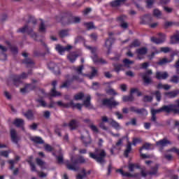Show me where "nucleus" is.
<instances>
[{
    "label": "nucleus",
    "mask_w": 179,
    "mask_h": 179,
    "mask_svg": "<svg viewBox=\"0 0 179 179\" xmlns=\"http://www.w3.org/2000/svg\"><path fill=\"white\" fill-rule=\"evenodd\" d=\"M106 155L107 154L104 150L96 148L95 153L90 152V157H91V159H94L100 164H104L106 163L104 157H106Z\"/></svg>",
    "instance_id": "nucleus-1"
},
{
    "label": "nucleus",
    "mask_w": 179,
    "mask_h": 179,
    "mask_svg": "<svg viewBox=\"0 0 179 179\" xmlns=\"http://www.w3.org/2000/svg\"><path fill=\"white\" fill-rule=\"evenodd\" d=\"M71 162H72L73 164L69 163V161H67L66 162L67 169L73 171H78V170H79V166H78V163H85L86 159H85L83 157H80L78 159L75 160L73 157H71Z\"/></svg>",
    "instance_id": "nucleus-2"
},
{
    "label": "nucleus",
    "mask_w": 179,
    "mask_h": 179,
    "mask_svg": "<svg viewBox=\"0 0 179 179\" xmlns=\"http://www.w3.org/2000/svg\"><path fill=\"white\" fill-rule=\"evenodd\" d=\"M87 48L88 50H90L91 53L92 54L91 57L94 64H95L96 65H103L104 64H107V62L103 58H99V57H97V54H96V52H97V48H92L90 46L87 47Z\"/></svg>",
    "instance_id": "nucleus-3"
},
{
    "label": "nucleus",
    "mask_w": 179,
    "mask_h": 179,
    "mask_svg": "<svg viewBox=\"0 0 179 179\" xmlns=\"http://www.w3.org/2000/svg\"><path fill=\"white\" fill-rule=\"evenodd\" d=\"M123 64L124 65L122 64H115V72H120V71H124V68H130V65H132L134 64V61H131L128 59H125L123 60Z\"/></svg>",
    "instance_id": "nucleus-4"
},
{
    "label": "nucleus",
    "mask_w": 179,
    "mask_h": 179,
    "mask_svg": "<svg viewBox=\"0 0 179 179\" xmlns=\"http://www.w3.org/2000/svg\"><path fill=\"white\" fill-rule=\"evenodd\" d=\"M103 106H106L109 108H113V107H115V106H119L120 103L117 102V101L114 100L113 98L110 99H104L102 100Z\"/></svg>",
    "instance_id": "nucleus-5"
},
{
    "label": "nucleus",
    "mask_w": 179,
    "mask_h": 179,
    "mask_svg": "<svg viewBox=\"0 0 179 179\" xmlns=\"http://www.w3.org/2000/svg\"><path fill=\"white\" fill-rule=\"evenodd\" d=\"M27 78V74L25 73H23L21 76H13L12 77L13 83L15 85V86H19L20 83H22V79H26Z\"/></svg>",
    "instance_id": "nucleus-6"
},
{
    "label": "nucleus",
    "mask_w": 179,
    "mask_h": 179,
    "mask_svg": "<svg viewBox=\"0 0 179 179\" xmlns=\"http://www.w3.org/2000/svg\"><path fill=\"white\" fill-rule=\"evenodd\" d=\"M159 170V164H156L154 167L151 168V171L148 173L145 171V168L141 171L142 177H146L148 174L150 176H157V171Z\"/></svg>",
    "instance_id": "nucleus-7"
},
{
    "label": "nucleus",
    "mask_w": 179,
    "mask_h": 179,
    "mask_svg": "<svg viewBox=\"0 0 179 179\" xmlns=\"http://www.w3.org/2000/svg\"><path fill=\"white\" fill-rule=\"evenodd\" d=\"M26 31L28 33V34H30L31 37H32L34 40H37V34L33 32V31H29V27L27 25H25L22 28L17 30V33H26Z\"/></svg>",
    "instance_id": "nucleus-8"
},
{
    "label": "nucleus",
    "mask_w": 179,
    "mask_h": 179,
    "mask_svg": "<svg viewBox=\"0 0 179 179\" xmlns=\"http://www.w3.org/2000/svg\"><path fill=\"white\" fill-rule=\"evenodd\" d=\"M159 38H157L156 37H151L150 41L152 43H155V44H162V43H164L166 41V35L164 34H159Z\"/></svg>",
    "instance_id": "nucleus-9"
},
{
    "label": "nucleus",
    "mask_w": 179,
    "mask_h": 179,
    "mask_svg": "<svg viewBox=\"0 0 179 179\" xmlns=\"http://www.w3.org/2000/svg\"><path fill=\"white\" fill-rule=\"evenodd\" d=\"M136 52L137 54L138 59H143L145 55H146V54H148V48H140L136 50Z\"/></svg>",
    "instance_id": "nucleus-10"
},
{
    "label": "nucleus",
    "mask_w": 179,
    "mask_h": 179,
    "mask_svg": "<svg viewBox=\"0 0 179 179\" xmlns=\"http://www.w3.org/2000/svg\"><path fill=\"white\" fill-rule=\"evenodd\" d=\"M150 75H152V70H148L146 73L141 74V76H142L145 85H149V83L152 82V79L149 76Z\"/></svg>",
    "instance_id": "nucleus-11"
},
{
    "label": "nucleus",
    "mask_w": 179,
    "mask_h": 179,
    "mask_svg": "<svg viewBox=\"0 0 179 179\" xmlns=\"http://www.w3.org/2000/svg\"><path fill=\"white\" fill-rule=\"evenodd\" d=\"M56 51L59 52L61 55L65 52V51H69V50H72L73 47L71 45H68L66 47L61 46V45H57L56 46Z\"/></svg>",
    "instance_id": "nucleus-12"
},
{
    "label": "nucleus",
    "mask_w": 179,
    "mask_h": 179,
    "mask_svg": "<svg viewBox=\"0 0 179 179\" xmlns=\"http://www.w3.org/2000/svg\"><path fill=\"white\" fill-rule=\"evenodd\" d=\"M150 143H145L143 145V147L141 148H140V155L141 157L143 159H150V155H147L146 154H143L142 151L143 150V149H145L146 150H149V149H150Z\"/></svg>",
    "instance_id": "nucleus-13"
},
{
    "label": "nucleus",
    "mask_w": 179,
    "mask_h": 179,
    "mask_svg": "<svg viewBox=\"0 0 179 179\" xmlns=\"http://www.w3.org/2000/svg\"><path fill=\"white\" fill-rule=\"evenodd\" d=\"M22 56L24 57V58L27 57L29 56V54H27V52H23L22 53ZM23 64H25V65H27V68L29 67H31L34 65V62H33V60H31V59L29 58H26L23 62Z\"/></svg>",
    "instance_id": "nucleus-14"
},
{
    "label": "nucleus",
    "mask_w": 179,
    "mask_h": 179,
    "mask_svg": "<svg viewBox=\"0 0 179 179\" xmlns=\"http://www.w3.org/2000/svg\"><path fill=\"white\" fill-rule=\"evenodd\" d=\"M130 111L136 113V114H141L142 115H148V110L145 108H136L134 106L130 108Z\"/></svg>",
    "instance_id": "nucleus-15"
},
{
    "label": "nucleus",
    "mask_w": 179,
    "mask_h": 179,
    "mask_svg": "<svg viewBox=\"0 0 179 179\" xmlns=\"http://www.w3.org/2000/svg\"><path fill=\"white\" fill-rule=\"evenodd\" d=\"M73 80H78L79 82H82V80H79V76L76 75L73 76V78L70 80L65 81L62 85L60 86V88L68 87L71 85V82H73Z\"/></svg>",
    "instance_id": "nucleus-16"
},
{
    "label": "nucleus",
    "mask_w": 179,
    "mask_h": 179,
    "mask_svg": "<svg viewBox=\"0 0 179 179\" xmlns=\"http://www.w3.org/2000/svg\"><path fill=\"white\" fill-rule=\"evenodd\" d=\"M52 85L53 86V89H52L50 91V96H52V97H59V96H61V92H57L55 90V87L57 86V81H53L52 83Z\"/></svg>",
    "instance_id": "nucleus-17"
},
{
    "label": "nucleus",
    "mask_w": 179,
    "mask_h": 179,
    "mask_svg": "<svg viewBox=\"0 0 179 179\" xmlns=\"http://www.w3.org/2000/svg\"><path fill=\"white\" fill-rule=\"evenodd\" d=\"M117 20H118V22H121L120 27H122V29H127L128 28V24L127 22H125V20H127V16L121 15L117 17Z\"/></svg>",
    "instance_id": "nucleus-18"
},
{
    "label": "nucleus",
    "mask_w": 179,
    "mask_h": 179,
    "mask_svg": "<svg viewBox=\"0 0 179 179\" xmlns=\"http://www.w3.org/2000/svg\"><path fill=\"white\" fill-rule=\"evenodd\" d=\"M156 145L159 148H164V146H167V145H171V142L167 140V138H164L159 141H157Z\"/></svg>",
    "instance_id": "nucleus-19"
},
{
    "label": "nucleus",
    "mask_w": 179,
    "mask_h": 179,
    "mask_svg": "<svg viewBox=\"0 0 179 179\" xmlns=\"http://www.w3.org/2000/svg\"><path fill=\"white\" fill-rule=\"evenodd\" d=\"M156 78L158 80H165L169 78V73L167 72H162V71H158L156 73Z\"/></svg>",
    "instance_id": "nucleus-20"
},
{
    "label": "nucleus",
    "mask_w": 179,
    "mask_h": 179,
    "mask_svg": "<svg viewBox=\"0 0 179 179\" xmlns=\"http://www.w3.org/2000/svg\"><path fill=\"white\" fill-rule=\"evenodd\" d=\"M179 94V90H176L174 91L169 92H165L164 95L166 96L168 99H174V97H177V95Z\"/></svg>",
    "instance_id": "nucleus-21"
},
{
    "label": "nucleus",
    "mask_w": 179,
    "mask_h": 179,
    "mask_svg": "<svg viewBox=\"0 0 179 179\" xmlns=\"http://www.w3.org/2000/svg\"><path fill=\"white\" fill-rule=\"evenodd\" d=\"M174 59V55H172L171 57V59L167 58H164L159 60L157 64V65H164V64H169V62H171Z\"/></svg>",
    "instance_id": "nucleus-22"
},
{
    "label": "nucleus",
    "mask_w": 179,
    "mask_h": 179,
    "mask_svg": "<svg viewBox=\"0 0 179 179\" xmlns=\"http://www.w3.org/2000/svg\"><path fill=\"white\" fill-rule=\"evenodd\" d=\"M92 72L91 74H83V76H87L90 79H92L94 76H97V69L95 67H91Z\"/></svg>",
    "instance_id": "nucleus-23"
},
{
    "label": "nucleus",
    "mask_w": 179,
    "mask_h": 179,
    "mask_svg": "<svg viewBox=\"0 0 179 179\" xmlns=\"http://www.w3.org/2000/svg\"><path fill=\"white\" fill-rule=\"evenodd\" d=\"M33 89H34V87H33V85L28 84L24 88L20 89V92L22 93V94H24V93H27V92H30V90H33Z\"/></svg>",
    "instance_id": "nucleus-24"
},
{
    "label": "nucleus",
    "mask_w": 179,
    "mask_h": 179,
    "mask_svg": "<svg viewBox=\"0 0 179 179\" xmlns=\"http://www.w3.org/2000/svg\"><path fill=\"white\" fill-rule=\"evenodd\" d=\"M10 135H11V141L14 143H17V141H19V139L17 138V135L16 134V131L15 129H13L10 130Z\"/></svg>",
    "instance_id": "nucleus-25"
},
{
    "label": "nucleus",
    "mask_w": 179,
    "mask_h": 179,
    "mask_svg": "<svg viewBox=\"0 0 179 179\" xmlns=\"http://www.w3.org/2000/svg\"><path fill=\"white\" fill-rule=\"evenodd\" d=\"M132 150V144L131 142H128L127 145H126V150L124 151V156L125 157H128L129 156V153Z\"/></svg>",
    "instance_id": "nucleus-26"
},
{
    "label": "nucleus",
    "mask_w": 179,
    "mask_h": 179,
    "mask_svg": "<svg viewBox=\"0 0 179 179\" xmlns=\"http://www.w3.org/2000/svg\"><path fill=\"white\" fill-rule=\"evenodd\" d=\"M90 100H91L90 95H87L85 96V100L84 101V103H83V105L85 106V107H86V108H92V104H90Z\"/></svg>",
    "instance_id": "nucleus-27"
},
{
    "label": "nucleus",
    "mask_w": 179,
    "mask_h": 179,
    "mask_svg": "<svg viewBox=\"0 0 179 179\" xmlns=\"http://www.w3.org/2000/svg\"><path fill=\"white\" fill-rule=\"evenodd\" d=\"M78 57H79V55L76 54V52H73L68 56V59H69L70 62L73 63L76 61Z\"/></svg>",
    "instance_id": "nucleus-28"
},
{
    "label": "nucleus",
    "mask_w": 179,
    "mask_h": 179,
    "mask_svg": "<svg viewBox=\"0 0 179 179\" xmlns=\"http://www.w3.org/2000/svg\"><path fill=\"white\" fill-rule=\"evenodd\" d=\"M113 43H114V39H113L111 38L106 40V41L105 43V45L108 50V54H110V50H111V45H113Z\"/></svg>",
    "instance_id": "nucleus-29"
},
{
    "label": "nucleus",
    "mask_w": 179,
    "mask_h": 179,
    "mask_svg": "<svg viewBox=\"0 0 179 179\" xmlns=\"http://www.w3.org/2000/svg\"><path fill=\"white\" fill-rule=\"evenodd\" d=\"M0 51H1V57H3V58L1 59V60H6L7 56L6 54H5V52L8 51V48H6L5 46H3L2 45H0Z\"/></svg>",
    "instance_id": "nucleus-30"
},
{
    "label": "nucleus",
    "mask_w": 179,
    "mask_h": 179,
    "mask_svg": "<svg viewBox=\"0 0 179 179\" xmlns=\"http://www.w3.org/2000/svg\"><path fill=\"white\" fill-rule=\"evenodd\" d=\"M127 0H115L110 3L111 6L113 8H117V6H120V5H122L124 2H125Z\"/></svg>",
    "instance_id": "nucleus-31"
},
{
    "label": "nucleus",
    "mask_w": 179,
    "mask_h": 179,
    "mask_svg": "<svg viewBox=\"0 0 179 179\" xmlns=\"http://www.w3.org/2000/svg\"><path fill=\"white\" fill-rule=\"evenodd\" d=\"M14 125H16L18 128L24 125V120L22 119H15L13 122Z\"/></svg>",
    "instance_id": "nucleus-32"
},
{
    "label": "nucleus",
    "mask_w": 179,
    "mask_h": 179,
    "mask_svg": "<svg viewBox=\"0 0 179 179\" xmlns=\"http://www.w3.org/2000/svg\"><path fill=\"white\" fill-rule=\"evenodd\" d=\"M110 125L113 127V128H115V129H121V127L120 126V123L117 122L114 120H111L109 122Z\"/></svg>",
    "instance_id": "nucleus-33"
},
{
    "label": "nucleus",
    "mask_w": 179,
    "mask_h": 179,
    "mask_svg": "<svg viewBox=\"0 0 179 179\" xmlns=\"http://www.w3.org/2000/svg\"><path fill=\"white\" fill-rule=\"evenodd\" d=\"M81 140L83 141L85 146H89V145H90V143H92V138H90V136H88L85 139V137L81 136Z\"/></svg>",
    "instance_id": "nucleus-34"
},
{
    "label": "nucleus",
    "mask_w": 179,
    "mask_h": 179,
    "mask_svg": "<svg viewBox=\"0 0 179 179\" xmlns=\"http://www.w3.org/2000/svg\"><path fill=\"white\" fill-rule=\"evenodd\" d=\"M36 164L39 166L42 170L45 169V162H44L41 159L36 158Z\"/></svg>",
    "instance_id": "nucleus-35"
},
{
    "label": "nucleus",
    "mask_w": 179,
    "mask_h": 179,
    "mask_svg": "<svg viewBox=\"0 0 179 179\" xmlns=\"http://www.w3.org/2000/svg\"><path fill=\"white\" fill-rule=\"evenodd\" d=\"M69 127L70 128V129L73 130V129H76V128H78V122H76V120H71L69 124Z\"/></svg>",
    "instance_id": "nucleus-36"
},
{
    "label": "nucleus",
    "mask_w": 179,
    "mask_h": 179,
    "mask_svg": "<svg viewBox=\"0 0 179 179\" xmlns=\"http://www.w3.org/2000/svg\"><path fill=\"white\" fill-rule=\"evenodd\" d=\"M83 106V104L80 103H74L73 101L70 102V107H72V108H78V110H82V107Z\"/></svg>",
    "instance_id": "nucleus-37"
},
{
    "label": "nucleus",
    "mask_w": 179,
    "mask_h": 179,
    "mask_svg": "<svg viewBox=\"0 0 179 179\" xmlns=\"http://www.w3.org/2000/svg\"><path fill=\"white\" fill-rule=\"evenodd\" d=\"M171 44H176V43H179V34H176L171 36Z\"/></svg>",
    "instance_id": "nucleus-38"
},
{
    "label": "nucleus",
    "mask_w": 179,
    "mask_h": 179,
    "mask_svg": "<svg viewBox=\"0 0 179 179\" xmlns=\"http://www.w3.org/2000/svg\"><path fill=\"white\" fill-rule=\"evenodd\" d=\"M19 157H17L15 160H10L8 161L9 164H10V170H13L15 169V164L17 163V160H19Z\"/></svg>",
    "instance_id": "nucleus-39"
},
{
    "label": "nucleus",
    "mask_w": 179,
    "mask_h": 179,
    "mask_svg": "<svg viewBox=\"0 0 179 179\" xmlns=\"http://www.w3.org/2000/svg\"><path fill=\"white\" fill-rule=\"evenodd\" d=\"M59 107H63V108H69L70 103H64L62 101H59L56 103Z\"/></svg>",
    "instance_id": "nucleus-40"
},
{
    "label": "nucleus",
    "mask_w": 179,
    "mask_h": 179,
    "mask_svg": "<svg viewBox=\"0 0 179 179\" xmlns=\"http://www.w3.org/2000/svg\"><path fill=\"white\" fill-rule=\"evenodd\" d=\"M123 101L127 103V101H134V96L132 94H130L129 96H124L122 98Z\"/></svg>",
    "instance_id": "nucleus-41"
},
{
    "label": "nucleus",
    "mask_w": 179,
    "mask_h": 179,
    "mask_svg": "<svg viewBox=\"0 0 179 179\" xmlns=\"http://www.w3.org/2000/svg\"><path fill=\"white\" fill-rule=\"evenodd\" d=\"M31 141L35 143H44V141L41 137H32L31 138Z\"/></svg>",
    "instance_id": "nucleus-42"
},
{
    "label": "nucleus",
    "mask_w": 179,
    "mask_h": 179,
    "mask_svg": "<svg viewBox=\"0 0 179 179\" xmlns=\"http://www.w3.org/2000/svg\"><path fill=\"white\" fill-rule=\"evenodd\" d=\"M141 45V42L138 40L136 39L134 40L131 45H129V48H134L135 47H139Z\"/></svg>",
    "instance_id": "nucleus-43"
},
{
    "label": "nucleus",
    "mask_w": 179,
    "mask_h": 179,
    "mask_svg": "<svg viewBox=\"0 0 179 179\" xmlns=\"http://www.w3.org/2000/svg\"><path fill=\"white\" fill-rule=\"evenodd\" d=\"M152 49L155 52H152L151 55L148 56L149 59H153V58L155 57V55H156V54L160 53V52L157 49H156V48H152Z\"/></svg>",
    "instance_id": "nucleus-44"
},
{
    "label": "nucleus",
    "mask_w": 179,
    "mask_h": 179,
    "mask_svg": "<svg viewBox=\"0 0 179 179\" xmlns=\"http://www.w3.org/2000/svg\"><path fill=\"white\" fill-rule=\"evenodd\" d=\"M141 167L138 164H129V171H134L135 169H140Z\"/></svg>",
    "instance_id": "nucleus-45"
},
{
    "label": "nucleus",
    "mask_w": 179,
    "mask_h": 179,
    "mask_svg": "<svg viewBox=\"0 0 179 179\" xmlns=\"http://www.w3.org/2000/svg\"><path fill=\"white\" fill-rule=\"evenodd\" d=\"M41 24L39 26V31L41 33H45V25L44 24V22L43 21V20H41Z\"/></svg>",
    "instance_id": "nucleus-46"
},
{
    "label": "nucleus",
    "mask_w": 179,
    "mask_h": 179,
    "mask_svg": "<svg viewBox=\"0 0 179 179\" xmlns=\"http://www.w3.org/2000/svg\"><path fill=\"white\" fill-rule=\"evenodd\" d=\"M80 22V17H71V20L69 23H79Z\"/></svg>",
    "instance_id": "nucleus-47"
},
{
    "label": "nucleus",
    "mask_w": 179,
    "mask_h": 179,
    "mask_svg": "<svg viewBox=\"0 0 179 179\" xmlns=\"http://www.w3.org/2000/svg\"><path fill=\"white\" fill-rule=\"evenodd\" d=\"M24 115L27 120H33L34 115L31 110H29L27 113H24Z\"/></svg>",
    "instance_id": "nucleus-48"
},
{
    "label": "nucleus",
    "mask_w": 179,
    "mask_h": 179,
    "mask_svg": "<svg viewBox=\"0 0 179 179\" xmlns=\"http://www.w3.org/2000/svg\"><path fill=\"white\" fill-rule=\"evenodd\" d=\"M85 177H86V171L85 169H83L81 171V174L79 173L77 176L76 179H83L85 178Z\"/></svg>",
    "instance_id": "nucleus-49"
},
{
    "label": "nucleus",
    "mask_w": 179,
    "mask_h": 179,
    "mask_svg": "<svg viewBox=\"0 0 179 179\" xmlns=\"http://www.w3.org/2000/svg\"><path fill=\"white\" fill-rule=\"evenodd\" d=\"M85 97V94L80 92L74 96V99L76 100H82Z\"/></svg>",
    "instance_id": "nucleus-50"
},
{
    "label": "nucleus",
    "mask_w": 179,
    "mask_h": 179,
    "mask_svg": "<svg viewBox=\"0 0 179 179\" xmlns=\"http://www.w3.org/2000/svg\"><path fill=\"white\" fill-rule=\"evenodd\" d=\"M170 82L172 83H178L179 82V76H173L171 78Z\"/></svg>",
    "instance_id": "nucleus-51"
},
{
    "label": "nucleus",
    "mask_w": 179,
    "mask_h": 179,
    "mask_svg": "<svg viewBox=\"0 0 179 179\" xmlns=\"http://www.w3.org/2000/svg\"><path fill=\"white\" fill-rule=\"evenodd\" d=\"M84 24L88 30H92V29H94V24H93V22H87Z\"/></svg>",
    "instance_id": "nucleus-52"
},
{
    "label": "nucleus",
    "mask_w": 179,
    "mask_h": 179,
    "mask_svg": "<svg viewBox=\"0 0 179 179\" xmlns=\"http://www.w3.org/2000/svg\"><path fill=\"white\" fill-rule=\"evenodd\" d=\"M134 93H136L137 96H142V92H139L138 88H132L131 90V94H134Z\"/></svg>",
    "instance_id": "nucleus-53"
},
{
    "label": "nucleus",
    "mask_w": 179,
    "mask_h": 179,
    "mask_svg": "<svg viewBox=\"0 0 179 179\" xmlns=\"http://www.w3.org/2000/svg\"><path fill=\"white\" fill-rule=\"evenodd\" d=\"M152 94H155L157 101H160L162 100V94L159 91H156L155 93H152Z\"/></svg>",
    "instance_id": "nucleus-54"
},
{
    "label": "nucleus",
    "mask_w": 179,
    "mask_h": 179,
    "mask_svg": "<svg viewBox=\"0 0 179 179\" xmlns=\"http://www.w3.org/2000/svg\"><path fill=\"white\" fill-rule=\"evenodd\" d=\"M75 71L77 72V73H78V75H83L82 71H83V65L76 67Z\"/></svg>",
    "instance_id": "nucleus-55"
},
{
    "label": "nucleus",
    "mask_w": 179,
    "mask_h": 179,
    "mask_svg": "<svg viewBox=\"0 0 179 179\" xmlns=\"http://www.w3.org/2000/svg\"><path fill=\"white\" fill-rule=\"evenodd\" d=\"M89 127L93 132H95L96 134H97V132H99V129L97 128V127L96 125L90 124Z\"/></svg>",
    "instance_id": "nucleus-56"
},
{
    "label": "nucleus",
    "mask_w": 179,
    "mask_h": 179,
    "mask_svg": "<svg viewBox=\"0 0 179 179\" xmlns=\"http://www.w3.org/2000/svg\"><path fill=\"white\" fill-rule=\"evenodd\" d=\"M159 113H163L162 108L159 109H152L151 110V114H154L156 115V114H159Z\"/></svg>",
    "instance_id": "nucleus-57"
},
{
    "label": "nucleus",
    "mask_w": 179,
    "mask_h": 179,
    "mask_svg": "<svg viewBox=\"0 0 179 179\" xmlns=\"http://www.w3.org/2000/svg\"><path fill=\"white\" fill-rule=\"evenodd\" d=\"M59 34L62 38L66 37V36H68V30H62Z\"/></svg>",
    "instance_id": "nucleus-58"
},
{
    "label": "nucleus",
    "mask_w": 179,
    "mask_h": 179,
    "mask_svg": "<svg viewBox=\"0 0 179 179\" xmlns=\"http://www.w3.org/2000/svg\"><path fill=\"white\" fill-rule=\"evenodd\" d=\"M141 142H142V139L141 138H134L132 145H134V146H136L138 143H141Z\"/></svg>",
    "instance_id": "nucleus-59"
},
{
    "label": "nucleus",
    "mask_w": 179,
    "mask_h": 179,
    "mask_svg": "<svg viewBox=\"0 0 179 179\" xmlns=\"http://www.w3.org/2000/svg\"><path fill=\"white\" fill-rule=\"evenodd\" d=\"M27 22L28 23H33L34 24H36L37 20L34 19V17L30 16Z\"/></svg>",
    "instance_id": "nucleus-60"
},
{
    "label": "nucleus",
    "mask_w": 179,
    "mask_h": 179,
    "mask_svg": "<svg viewBox=\"0 0 179 179\" xmlns=\"http://www.w3.org/2000/svg\"><path fill=\"white\" fill-rule=\"evenodd\" d=\"M159 52H170V48L168 47H164V48H161L160 50H159Z\"/></svg>",
    "instance_id": "nucleus-61"
},
{
    "label": "nucleus",
    "mask_w": 179,
    "mask_h": 179,
    "mask_svg": "<svg viewBox=\"0 0 179 179\" xmlns=\"http://www.w3.org/2000/svg\"><path fill=\"white\" fill-rule=\"evenodd\" d=\"M83 41H84L83 37L78 36L75 39V44H78V43H83Z\"/></svg>",
    "instance_id": "nucleus-62"
},
{
    "label": "nucleus",
    "mask_w": 179,
    "mask_h": 179,
    "mask_svg": "<svg viewBox=\"0 0 179 179\" xmlns=\"http://www.w3.org/2000/svg\"><path fill=\"white\" fill-rule=\"evenodd\" d=\"M154 16H155L156 17H159V16H162V12H160V10L155 9L154 10Z\"/></svg>",
    "instance_id": "nucleus-63"
},
{
    "label": "nucleus",
    "mask_w": 179,
    "mask_h": 179,
    "mask_svg": "<svg viewBox=\"0 0 179 179\" xmlns=\"http://www.w3.org/2000/svg\"><path fill=\"white\" fill-rule=\"evenodd\" d=\"M153 100V97L150 96H145L143 98V101L148 102V101H152Z\"/></svg>",
    "instance_id": "nucleus-64"
}]
</instances>
